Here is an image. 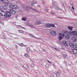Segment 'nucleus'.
<instances>
[{"label":"nucleus","instance_id":"19","mask_svg":"<svg viewBox=\"0 0 77 77\" xmlns=\"http://www.w3.org/2000/svg\"><path fill=\"white\" fill-rule=\"evenodd\" d=\"M3 8L5 10H6L8 9V7H7V6L6 5H4Z\"/></svg>","mask_w":77,"mask_h":77},{"label":"nucleus","instance_id":"23","mask_svg":"<svg viewBox=\"0 0 77 77\" xmlns=\"http://www.w3.org/2000/svg\"><path fill=\"white\" fill-rule=\"evenodd\" d=\"M8 6H10V8H11V6H12V4H11V3H8Z\"/></svg>","mask_w":77,"mask_h":77},{"label":"nucleus","instance_id":"44","mask_svg":"<svg viewBox=\"0 0 77 77\" xmlns=\"http://www.w3.org/2000/svg\"><path fill=\"white\" fill-rule=\"evenodd\" d=\"M61 49H62V50H65V48H61Z\"/></svg>","mask_w":77,"mask_h":77},{"label":"nucleus","instance_id":"52","mask_svg":"<svg viewBox=\"0 0 77 77\" xmlns=\"http://www.w3.org/2000/svg\"><path fill=\"white\" fill-rule=\"evenodd\" d=\"M31 5H32V6H34V5L33 4V3H32L31 4Z\"/></svg>","mask_w":77,"mask_h":77},{"label":"nucleus","instance_id":"27","mask_svg":"<svg viewBox=\"0 0 77 77\" xmlns=\"http://www.w3.org/2000/svg\"><path fill=\"white\" fill-rule=\"evenodd\" d=\"M45 11H47V12H48V8H47V7H45Z\"/></svg>","mask_w":77,"mask_h":77},{"label":"nucleus","instance_id":"30","mask_svg":"<svg viewBox=\"0 0 77 77\" xmlns=\"http://www.w3.org/2000/svg\"><path fill=\"white\" fill-rule=\"evenodd\" d=\"M28 26H29L30 27H33V25H32L30 23H29L28 24Z\"/></svg>","mask_w":77,"mask_h":77},{"label":"nucleus","instance_id":"12","mask_svg":"<svg viewBox=\"0 0 77 77\" xmlns=\"http://www.w3.org/2000/svg\"><path fill=\"white\" fill-rule=\"evenodd\" d=\"M0 1H1V2H2L5 3H5H8V0H0Z\"/></svg>","mask_w":77,"mask_h":77},{"label":"nucleus","instance_id":"58","mask_svg":"<svg viewBox=\"0 0 77 77\" xmlns=\"http://www.w3.org/2000/svg\"><path fill=\"white\" fill-rule=\"evenodd\" d=\"M50 8H53V6H50Z\"/></svg>","mask_w":77,"mask_h":77},{"label":"nucleus","instance_id":"50","mask_svg":"<svg viewBox=\"0 0 77 77\" xmlns=\"http://www.w3.org/2000/svg\"><path fill=\"white\" fill-rule=\"evenodd\" d=\"M42 50H43V51H45V49H44L43 48V49H42Z\"/></svg>","mask_w":77,"mask_h":77},{"label":"nucleus","instance_id":"51","mask_svg":"<svg viewBox=\"0 0 77 77\" xmlns=\"http://www.w3.org/2000/svg\"><path fill=\"white\" fill-rule=\"evenodd\" d=\"M52 48L54 49H55V50H56V48L55 47H52Z\"/></svg>","mask_w":77,"mask_h":77},{"label":"nucleus","instance_id":"57","mask_svg":"<svg viewBox=\"0 0 77 77\" xmlns=\"http://www.w3.org/2000/svg\"><path fill=\"white\" fill-rule=\"evenodd\" d=\"M72 8L73 9V10H74V7H72Z\"/></svg>","mask_w":77,"mask_h":77},{"label":"nucleus","instance_id":"47","mask_svg":"<svg viewBox=\"0 0 77 77\" xmlns=\"http://www.w3.org/2000/svg\"><path fill=\"white\" fill-rule=\"evenodd\" d=\"M47 61L48 62H49V63H51V64L52 63L51 62H50V61H49V60H48Z\"/></svg>","mask_w":77,"mask_h":77},{"label":"nucleus","instance_id":"1","mask_svg":"<svg viewBox=\"0 0 77 77\" xmlns=\"http://www.w3.org/2000/svg\"><path fill=\"white\" fill-rule=\"evenodd\" d=\"M9 11H6V17H10L12 15V14H15L17 11L12 9H9Z\"/></svg>","mask_w":77,"mask_h":77},{"label":"nucleus","instance_id":"9","mask_svg":"<svg viewBox=\"0 0 77 77\" xmlns=\"http://www.w3.org/2000/svg\"><path fill=\"white\" fill-rule=\"evenodd\" d=\"M63 45H65V46H66V47H68V44H67V42L66 41H63Z\"/></svg>","mask_w":77,"mask_h":77},{"label":"nucleus","instance_id":"18","mask_svg":"<svg viewBox=\"0 0 77 77\" xmlns=\"http://www.w3.org/2000/svg\"><path fill=\"white\" fill-rule=\"evenodd\" d=\"M62 33L63 34H66L68 33V31H63Z\"/></svg>","mask_w":77,"mask_h":77},{"label":"nucleus","instance_id":"25","mask_svg":"<svg viewBox=\"0 0 77 77\" xmlns=\"http://www.w3.org/2000/svg\"><path fill=\"white\" fill-rule=\"evenodd\" d=\"M27 50L28 52H30V49L29 48H28L27 49Z\"/></svg>","mask_w":77,"mask_h":77},{"label":"nucleus","instance_id":"24","mask_svg":"<svg viewBox=\"0 0 77 77\" xmlns=\"http://www.w3.org/2000/svg\"><path fill=\"white\" fill-rule=\"evenodd\" d=\"M55 27V26L54 24H50V27Z\"/></svg>","mask_w":77,"mask_h":77},{"label":"nucleus","instance_id":"26","mask_svg":"<svg viewBox=\"0 0 77 77\" xmlns=\"http://www.w3.org/2000/svg\"><path fill=\"white\" fill-rule=\"evenodd\" d=\"M33 2L34 3V4H36V3H37V1L35 0H33Z\"/></svg>","mask_w":77,"mask_h":77},{"label":"nucleus","instance_id":"53","mask_svg":"<svg viewBox=\"0 0 77 77\" xmlns=\"http://www.w3.org/2000/svg\"><path fill=\"white\" fill-rule=\"evenodd\" d=\"M55 50L57 51H58V50H59V48H57L55 49Z\"/></svg>","mask_w":77,"mask_h":77},{"label":"nucleus","instance_id":"20","mask_svg":"<svg viewBox=\"0 0 77 77\" xmlns=\"http://www.w3.org/2000/svg\"><path fill=\"white\" fill-rule=\"evenodd\" d=\"M22 20L23 21H26L27 20V17H23L22 18Z\"/></svg>","mask_w":77,"mask_h":77},{"label":"nucleus","instance_id":"56","mask_svg":"<svg viewBox=\"0 0 77 77\" xmlns=\"http://www.w3.org/2000/svg\"><path fill=\"white\" fill-rule=\"evenodd\" d=\"M57 18H60V19H62V18H60V17H57Z\"/></svg>","mask_w":77,"mask_h":77},{"label":"nucleus","instance_id":"6","mask_svg":"<svg viewBox=\"0 0 77 77\" xmlns=\"http://www.w3.org/2000/svg\"><path fill=\"white\" fill-rule=\"evenodd\" d=\"M23 66H24V68H26V69H27L28 71L30 70V68H29V66H27V64H24Z\"/></svg>","mask_w":77,"mask_h":77},{"label":"nucleus","instance_id":"29","mask_svg":"<svg viewBox=\"0 0 77 77\" xmlns=\"http://www.w3.org/2000/svg\"><path fill=\"white\" fill-rule=\"evenodd\" d=\"M46 67L47 68H49V65L48 64H47L46 65Z\"/></svg>","mask_w":77,"mask_h":77},{"label":"nucleus","instance_id":"5","mask_svg":"<svg viewBox=\"0 0 77 77\" xmlns=\"http://www.w3.org/2000/svg\"><path fill=\"white\" fill-rule=\"evenodd\" d=\"M10 8L11 9H18V7L16 5H12Z\"/></svg>","mask_w":77,"mask_h":77},{"label":"nucleus","instance_id":"36","mask_svg":"<svg viewBox=\"0 0 77 77\" xmlns=\"http://www.w3.org/2000/svg\"><path fill=\"white\" fill-rule=\"evenodd\" d=\"M56 74L57 76H59V75H60V74H59V72H57Z\"/></svg>","mask_w":77,"mask_h":77},{"label":"nucleus","instance_id":"28","mask_svg":"<svg viewBox=\"0 0 77 77\" xmlns=\"http://www.w3.org/2000/svg\"><path fill=\"white\" fill-rule=\"evenodd\" d=\"M19 32L20 33H24V31L21 30H19Z\"/></svg>","mask_w":77,"mask_h":77},{"label":"nucleus","instance_id":"38","mask_svg":"<svg viewBox=\"0 0 77 77\" xmlns=\"http://www.w3.org/2000/svg\"><path fill=\"white\" fill-rule=\"evenodd\" d=\"M63 56L64 58H66V57L67 56L66 55V54H64L63 55Z\"/></svg>","mask_w":77,"mask_h":77},{"label":"nucleus","instance_id":"60","mask_svg":"<svg viewBox=\"0 0 77 77\" xmlns=\"http://www.w3.org/2000/svg\"><path fill=\"white\" fill-rule=\"evenodd\" d=\"M35 20H38V19H37V18H36V17H35Z\"/></svg>","mask_w":77,"mask_h":77},{"label":"nucleus","instance_id":"48","mask_svg":"<svg viewBox=\"0 0 77 77\" xmlns=\"http://www.w3.org/2000/svg\"><path fill=\"white\" fill-rule=\"evenodd\" d=\"M69 8L70 9V10H72V8H71V7H69Z\"/></svg>","mask_w":77,"mask_h":77},{"label":"nucleus","instance_id":"14","mask_svg":"<svg viewBox=\"0 0 77 77\" xmlns=\"http://www.w3.org/2000/svg\"><path fill=\"white\" fill-rule=\"evenodd\" d=\"M58 38L60 41H61L62 39H63V36H59L58 37Z\"/></svg>","mask_w":77,"mask_h":77},{"label":"nucleus","instance_id":"35","mask_svg":"<svg viewBox=\"0 0 77 77\" xmlns=\"http://www.w3.org/2000/svg\"><path fill=\"white\" fill-rule=\"evenodd\" d=\"M54 77H57V75L56 74V73H54L53 75Z\"/></svg>","mask_w":77,"mask_h":77},{"label":"nucleus","instance_id":"13","mask_svg":"<svg viewBox=\"0 0 77 77\" xmlns=\"http://www.w3.org/2000/svg\"><path fill=\"white\" fill-rule=\"evenodd\" d=\"M69 46L71 48H74V44L73 43H70L69 44Z\"/></svg>","mask_w":77,"mask_h":77},{"label":"nucleus","instance_id":"34","mask_svg":"<svg viewBox=\"0 0 77 77\" xmlns=\"http://www.w3.org/2000/svg\"><path fill=\"white\" fill-rule=\"evenodd\" d=\"M42 4L44 5L45 4V2L44 1H42Z\"/></svg>","mask_w":77,"mask_h":77},{"label":"nucleus","instance_id":"7","mask_svg":"<svg viewBox=\"0 0 77 77\" xmlns=\"http://www.w3.org/2000/svg\"><path fill=\"white\" fill-rule=\"evenodd\" d=\"M50 33L52 35H56V31L53 30H51L50 32Z\"/></svg>","mask_w":77,"mask_h":77},{"label":"nucleus","instance_id":"32","mask_svg":"<svg viewBox=\"0 0 77 77\" xmlns=\"http://www.w3.org/2000/svg\"><path fill=\"white\" fill-rule=\"evenodd\" d=\"M42 22L39 21H38V25H39V24H42Z\"/></svg>","mask_w":77,"mask_h":77},{"label":"nucleus","instance_id":"31","mask_svg":"<svg viewBox=\"0 0 77 77\" xmlns=\"http://www.w3.org/2000/svg\"><path fill=\"white\" fill-rule=\"evenodd\" d=\"M29 36H32V37H35H35L33 35L31 34H29Z\"/></svg>","mask_w":77,"mask_h":77},{"label":"nucleus","instance_id":"46","mask_svg":"<svg viewBox=\"0 0 77 77\" xmlns=\"http://www.w3.org/2000/svg\"><path fill=\"white\" fill-rule=\"evenodd\" d=\"M34 66V64H31V66H32V67H33Z\"/></svg>","mask_w":77,"mask_h":77},{"label":"nucleus","instance_id":"59","mask_svg":"<svg viewBox=\"0 0 77 77\" xmlns=\"http://www.w3.org/2000/svg\"><path fill=\"white\" fill-rule=\"evenodd\" d=\"M63 37H65V35H63Z\"/></svg>","mask_w":77,"mask_h":77},{"label":"nucleus","instance_id":"15","mask_svg":"<svg viewBox=\"0 0 77 77\" xmlns=\"http://www.w3.org/2000/svg\"><path fill=\"white\" fill-rule=\"evenodd\" d=\"M65 38L66 39H69V35L68 34H66L65 36Z\"/></svg>","mask_w":77,"mask_h":77},{"label":"nucleus","instance_id":"45","mask_svg":"<svg viewBox=\"0 0 77 77\" xmlns=\"http://www.w3.org/2000/svg\"><path fill=\"white\" fill-rule=\"evenodd\" d=\"M19 26H20V27H22V29H25V28H24V27H22L21 26H20V25H19Z\"/></svg>","mask_w":77,"mask_h":77},{"label":"nucleus","instance_id":"11","mask_svg":"<svg viewBox=\"0 0 77 77\" xmlns=\"http://www.w3.org/2000/svg\"><path fill=\"white\" fill-rule=\"evenodd\" d=\"M72 51L74 54H77V50L76 49H72Z\"/></svg>","mask_w":77,"mask_h":77},{"label":"nucleus","instance_id":"33","mask_svg":"<svg viewBox=\"0 0 77 77\" xmlns=\"http://www.w3.org/2000/svg\"><path fill=\"white\" fill-rule=\"evenodd\" d=\"M3 6L0 5V10H2V9H3Z\"/></svg>","mask_w":77,"mask_h":77},{"label":"nucleus","instance_id":"3","mask_svg":"<svg viewBox=\"0 0 77 77\" xmlns=\"http://www.w3.org/2000/svg\"><path fill=\"white\" fill-rule=\"evenodd\" d=\"M69 33L70 35H74L76 36L77 33V31H74L72 32H70Z\"/></svg>","mask_w":77,"mask_h":77},{"label":"nucleus","instance_id":"21","mask_svg":"<svg viewBox=\"0 0 77 77\" xmlns=\"http://www.w3.org/2000/svg\"><path fill=\"white\" fill-rule=\"evenodd\" d=\"M18 12L19 14H21L23 12V11L21 9L19 10L18 11Z\"/></svg>","mask_w":77,"mask_h":77},{"label":"nucleus","instance_id":"62","mask_svg":"<svg viewBox=\"0 0 77 77\" xmlns=\"http://www.w3.org/2000/svg\"><path fill=\"white\" fill-rule=\"evenodd\" d=\"M24 46H25V47H27V46L26 45H24Z\"/></svg>","mask_w":77,"mask_h":77},{"label":"nucleus","instance_id":"49","mask_svg":"<svg viewBox=\"0 0 77 77\" xmlns=\"http://www.w3.org/2000/svg\"><path fill=\"white\" fill-rule=\"evenodd\" d=\"M37 6L38 8H40V6L39 5H38Z\"/></svg>","mask_w":77,"mask_h":77},{"label":"nucleus","instance_id":"42","mask_svg":"<svg viewBox=\"0 0 77 77\" xmlns=\"http://www.w3.org/2000/svg\"><path fill=\"white\" fill-rule=\"evenodd\" d=\"M23 45H24L23 44V43H21L20 45V46H23Z\"/></svg>","mask_w":77,"mask_h":77},{"label":"nucleus","instance_id":"10","mask_svg":"<svg viewBox=\"0 0 77 77\" xmlns=\"http://www.w3.org/2000/svg\"><path fill=\"white\" fill-rule=\"evenodd\" d=\"M57 4V3L56 1H53L52 2V5L53 6H55Z\"/></svg>","mask_w":77,"mask_h":77},{"label":"nucleus","instance_id":"40","mask_svg":"<svg viewBox=\"0 0 77 77\" xmlns=\"http://www.w3.org/2000/svg\"><path fill=\"white\" fill-rule=\"evenodd\" d=\"M51 14H52V15H54V14L53 13V11H51Z\"/></svg>","mask_w":77,"mask_h":77},{"label":"nucleus","instance_id":"41","mask_svg":"<svg viewBox=\"0 0 77 77\" xmlns=\"http://www.w3.org/2000/svg\"><path fill=\"white\" fill-rule=\"evenodd\" d=\"M75 47L77 49V44H75Z\"/></svg>","mask_w":77,"mask_h":77},{"label":"nucleus","instance_id":"17","mask_svg":"<svg viewBox=\"0 0 77 77\" xmlns=\"http://www.w3.org/2000/svg\"><path fill=\"white\" fill-rule=\"evenodd\" d=\"M45 26L46 27H50V24H46L45 25Z\"/></svg>","mask_w":77,"mask_h":77},{"label":"nucleus","instance_id":"37","mask_svg":"<svg viewBox=\"0 0 77 77\" xmlns=\"http://www.w3.org/2000/svg\"><path fill=\"white\" fill-rule=\"evenodd\" d=\"M24 55H25V57H28V55H27V54H24Z\"/></svg>","mask_w":77,"mask_h":77},{"label":"nucleus","instance_id":"16","mask_svg":"<svg viewBox=\"0 0 77 77\" xmlns=\"http://www.w3.org/2000/svg\"><path fill=\"white\" fill-rule=\"evenodd\" d=\"M55 8L56 9L58 10L59 11H61V10H62V9L60 8L59 7L57 6H56Z\"/></svg>","mask_w":77,"mask_h":77},{"label":"nucleus","instance_id":"43","mask_svg":"<svg viewBox=\"0 0 77 77\" xmlns=\"http://www.w3.org/2000/svg\"><path fill=\"white\" fill-rule=\"evenodd\" d=\"M35 38H36V39H41V38H37V37H35Z\"/></svg>","mask_w":77,"mask_h":77},{"label":"nucleus","instance_id":"22","mask_svg":"<svg viewBox=\"0 0 77 77\" xmlns=\"http://www.w3.org/2000/svg\"><path fill=\"white\" fill-rule=\"evenodd\" d=\"M68 28L71 31L72 30V28H73L71 26H68Z\"/></svg>","mask_w":77,"mask_h":77},{"label":"nucleus","instance_id":"55","mask_svg":"<svg viewBox=\"0 0 77 77\" xmlns=\"http://www.w3.org/2000/svg\"><path fill=\"white\" fill-rule=\"evenodd\" d=\"M64 35V34H60V35H61V36H63V35Z\"/></svg>","mask_w":77,"mask_h":77},{"label":"nucleus","instance_id":"54","mask_svg":"<svg viewBox=\"0 0 77 77\" xmlns=\"http://www.w3.org/2000/svg\"><path fill=\"white\" fill-rule=\"evenodd\" d=\"M74 15H75V16L77 15V14L75 13H74Z\"/></svg>","mask_w":77,"mask_h":77},{"label":"nucleus","instance_id":"4","mask_svg":"<svg viewBox=\"0 0 77 77\" xmlns=\"http://www.w3.org/2000/svg\"><path fill=\"white\" fill-rule=\"evenodd\" d=\"M0 14L2 15V16H6V13H5L2 10H0Z\"/></svg>","mask_w":77,"mask_h":77},{"label":"nucleus","instance_id":"39","mask_svg":"<svg viewBox=\"0 0 77 77\" xmlns=\"http://www.w3.org/2000/svg\"><path fill=\"white\" fill-rule=\"evenodd\" d=\"M35 24H36V25H38V21H36L35 23Z\"/></svg>","mask_w":77,"mask_h":77},{"label":"nucleus","instance_id":"2","mask_svg":"<svg viewBox=\"0 0 77 77\" xmlns=\"http://www.w3.org/2000/svg\"><path fill=\"white\" fill-rule=\"evenodd\" d=\"M24 8H25V9L26 10H29V9H31L32 11H34V12H37V13H38V14H41V11L37 10L36 9H34L32 7H30L28 6H25L24 7Z\"/></svg>","mask_w":77,"mask_h":77},{"label":"nucleus","instance_id":"63","mask_svg":"<svg viewBox=\"0 0 77 77\" xmlns=\"http://www.w3.org/2000/svg\"><path fill=\"white\" fill-rule=\"evenodd\" d=\"M25 32V33H27V32Z\"/></svg>","mask_w":77,"mask_h":77},{"label":"nucleus","instance_id":"61","mask_svg":"<svg viewBox=\"0 0 77 77\" xmlns=\"http://www.w3.org/2000/svg\"><path fill=\"white\" fill-rule=\"evenodd\" d=\"M72 6H73V4H72Z\"/></svg>","mask_w":77,"mask_h":77},{"label":"nucleus","instance_id":"8","mask_svg":"<svg viewBox=\"0 0 77 77\" xmlns=\"http://www.w3.org/2000/svg\"><path fill=\"white\" fill-rule=\"evenodd\" d=\"M72 40L74 42H75L77 41V38L75 36H73L72 37Z\"/></svg>","mask_w":77,"mask_h":77}]
</instances>
